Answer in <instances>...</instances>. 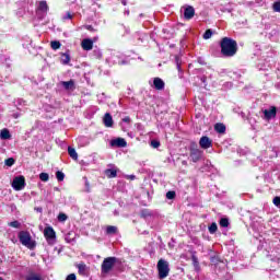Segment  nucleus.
<instances>
[{
  "instance_id": "nucleus-1",
  "label": "nucleus",
  "mask_w": 280,
  "mask_h": 280,
  "mask_svg": "<svg viewBox=\"0 0 280 280\" xmlns=\"http://www.w3.org/2000/svg\"><path fill=\"white\" fill-rule=\"evenodd\" d=\"M221 54L225 58H233L237 54V42L230 37H223L220 43Z\"/></svg>"
},
{
  "instance_id": "nucleus-2",
  "label": "nucleus",
  "mask_w": 280,
  "mask_h": 280,
  "mask_svg": "<svg viewBox=\"0 0 280 280\" xmlns=\"http://www.w3.org/2000/svg\"><path fill=\"white\" fill-rule=\"evenodd\" d=\"M158 275L159 279H167L170 277V262L163 258L158 261Z\"/></svg>"
},
{
  "instance_id": "nucleus-3",
  "label": "nucleus",
  "mask_w": 280,
  "mask_h": 280,
  "mask_svg": "<svg viewBox=\"0 0 280 280\" xmlns=\"http://www.w3.org/2000/svg\"><path fill=\"white\" fill-rule=\"evenodd\" d=\"M18 237L23 246H26V248H34L35 244L34 241H32V234L27 231H21L18 234Z\"/></svg>"
},
{
  "instance_id": "nucleus-4",
  "label": "nucleus",
  "mask_w": 280,
  "mask_h": 280,
  "mask_svg": "<svg viewBox=\"0 0 280 280\" xmlns=\"http://www.w3.org/2000/svg\"><path fill=\"white\" fill-rule=\"evenodd\" d=\"M115 264H117V258L115 257L105 258L101 267L103 275H108V272L112 271L113 268L115 267Z\"/></svg>"
},
{
  "instance_id": "nucleus-5",
  "label": "nucleus",
  "mask_w": 280,
  "mask_h": 280,
  "mask_svg": "<svg viewBox=\"0 0 280 280\" xmlns=\"http://www.w3.org/2000/svg\"><path fill=\"white\" fill-rule=\"evenodd\" d=\"M44 236L50 246H54V244H56V231L54 230V228H45Z\"/></svg>"
},
{
  "instance_id": "nucleus-6",
  "label": "nucleus",
  "mask_w": 280,
  "mask_h": 280,
  "mask_svg": "<svg viewBox=\"0 0 280 280\" xmlns=\"http://www.w3.org/2000/svg\"><path fill=\"white\" fill-rule=\"evenodd\" d=\"M12 187L15 191H21L25 189V177L23 175L13 178Z\"/></svg>"
},
{
  "instance_id": "nucleus-7",
  "label": "nucleus",
  "mask_w": 280,
  "mask_h": 280,
  "mask_svg": "<svg viewBox=\"0 0 280 280\" xmlns=\"http://www.w3.org/2000/svg\"><path fill=\"white\" fill-rule=\"evenodd\" d=\"M47 12H49V5L47 4V1H40L37 7V18L42 21V19L47 16Z\"/></svg>"
},
{
  "instance_id": "nucleus-8",
  "label": "nucleus",
  "mask_w": 280,
  "mask_h": 280,
  "mask_svg": "<svg viewBox=\"0 0 280 280\" xmlns=\"http://www.w3.org/2000/svg\"><path fill=\"white\" fill-rule=\"evenodd\" d=\"M199 145L200 148H202V150H209V148L213 145V142L211 141V139H209V137L203 136L199 140Z\"/></svg>"
},
{
  "instance_id": "nucleus-9",
  "label": "nucleus",
  "mask_w": 280,
  "mask_h": 280,
  "mask_svg": "<svg viewBox=\"0 0 280 280\" xmlns=\"http://www.w3.org/2000/svg\"><path fill=\"white\" fill-rule=\"evenodd\" d=\"M190 159L194 163H198L202 159V151L200 149H191Z\"/></svg>"
},
{
  "instance_id": "nucleus-10",
  "label": "nucleus",
  "mask_w": 280,
  "mask_h": 280,
  "mask_svg": "<svg viewBox=\"0 0 280 280\" xmlns=\"http://www.w3.org/2000/svg\"><path fill=\"white\" fill-rule=\"evenodd\" d=\"M112 148H126L128 145V142H126V139L124 138H116L110 141Z\"/></svg>"
},
{
  "instance_id": "nucleus-11",
  "label": "nucleus",
  "mask_w": 280,
  "mask_h": 280,
  "mask_svg": "<svg viewBox=\"0 0 280 280\" xmlns=\"http://www.w3.org/2000/svg\"><path fill=\"white\" fill-rule=\"evenodd\" d=\"M265 119H275L277 117V107L272 106L269 109L264 110Z\"/></svg>"
},
{
  "instance_id": "nucleus-12",
  "label": "nucleus",
  "mask_w": 280,
  "mask_h": 280,
  "mask_svg": "<svg viewBox=\"0 0 280 280\" xmlns=\"http://www.w3.org/2000/svg\"><path fill=\"white\" fill-rule=\"evenodd\" d=\"M81 47L82 49H84V51H91V49H93V39H90V38L83 39L81 43Z\"/></svg>"
},
{
  "instance_id": "nucleus-13",
  "label": "nucleus",
  "mask_w": 280,
  "mask_h": 280,
  "mask_svg": "<svg viewBox=\"0 0 280 280\" xmlns=\"http://www.w3.org/2000/svg\"><path fill=\"white\" fill-rule=\"evenodd\" d=\"M153 86L156 91H163L165 89V82H163V79L161 78H154Z\"/></svg>"
},
{
  "instance_id": "nucleus-14",
  "label": "nucleus",
  "mask_w": 280,
  "mask_h": 280,
  "mask_svg": "<svg viewBox=\"0 0 280 280\" xmlns=\"http://www.w3.org/2000/svg\"><path fill=\"white\" fill-rule=\"evenodd\" d=\"M103 124L106 128H113V116H110L109 113H106L104 118H103Z\"/></svg>"
},
{
  "instance_id": "nucleus-15",
  "label": "nucleus",
  "mask_w": 280,
  "mask_h": 280,
  "mask_svg": "<svg viewBox=\"0 0 280 280\" xmlns=\"http://www.w3.org/2000/svg\"><path fill=\"white\" fill-rule=\"evenodd\" d=\"M194 14H196V10H194L192 7H187L184 10V19H187L189 21V19H194Z\"/></svg>"
},
{
  "instance_id": "nucleus-16",
  "label": "nucleus",
  "mask_w": 280,
  "mask_h": 280,
  "mask_svg": "<svg viewBox=\"0 0 280 280\" xmlns=\"http://www.w3.org/2000/svg\"><path fill=\"white\" fill-rule=\"evenodd\" d=\"M117 167L112 166L110 168L105 170V175L107 178H117Z\"/></svg>"
},
{
  "instance_id": "nucleus-17",
  "label": "nucleus",
  "mask_w": 280,
  "mask_h": 280,
  "mask_svg": "<svg viewBox=\"0 0 280 280\" xmlns=\"http://www.w3.org/2000/svg\"><path fill=\"white\" fill-rule=\"evenodd\" d=\"M65 240L68 244H73V242H75V233L74 232H68L65 236Z\"/></svg>"
},
{
  "instance_id": "nucleus-18",
  "label": "nucleus",
  "mask_w": 280,
  "mask_h": 280,
  "mask_svg": "<svg viewBox=\"0 0 280 280\" xmlns=\"http://www.w3.org/2000/svg\"><path fill=\"white\" fill-rule=\"evenodd\" d=\"M191 261L195 270L198 272L200 270V262L198 261V257L196 255H192Z\"/></svg>"
},
{
  "instance_id": "nucleus-19",
  "label": "nucleus",
  "mask_w": 280,
  "mask_h": 280,
  "mask_svg": "<svg viewBox=\"0 0 280 280\" xmlns=\"http://www.w3.org/2000/svg\"><path fill=\"white\" fill-rule=\"evenodd\" d=\"M12 136L10 135V130L8 129H2L0 132V139L2 140H8L10 139Z\"/></svg>"
},
{
  "instance_id": "nucleus-20",
  "label": "nucleus",
  "mask_w": 280,
  "mask_h": 280,
  "mask_svg": "<svg viewBox=\"0 0 280 280\" xmlns=\"http://www.w3.org/2000/svg\"><path fill=\"white\" fill-rule=\"evenodd\" d=\"M214 130L217 132H219L220 135H222V133L226 132V127L224 126V124H217L214 126Z\"/></svg>"
},
{
  "instance_id": "nucleus-21",
  "label": "nucleus",
  "mask_w": 280,
  "mask_h": 280,
  "mask_svg": "<svg viewBox=\"0 0 280 280\" xmlns=\"http://www.w3.org/2000/svg\"><path fill=\"white\" fill-rule=\"evenodd\" d=\"M61 84L67 91H73V81H63Z\"/></svg>"
},
{
  "instance_id": "nucleus-22",
  "label": "nucleus",
  "mask_w": 280,
  "mask_h": 280,
  "mask_svg": "<svg viewBox=\"0 0 280 280\" xmlns=\"http://www.w3.org/2000/svg\"><path fill=\"white\" fill-rule=\"evenodd\" d=\"M68 154L73 159L74 161H78V152L75 151L74 148L69 147L68 148Z\"/></svg>"
},
{
  "instance_id": "nucleus-23",
  "label": "nucleus",
  "mask_w": 280,
  "mask_h": 280,
  "mask_svg": "<svg viewBox=\"0 0 280 280\" xmlns=\"http://www.w3.org/2000/svg\"><path fill=\"white\" fill-rule=\"evenodd\" d=\"M77 268L79 270V275H85L86 273V265L84 262H81L77 265Z\"/></svg>"
},
{
  "instance_id": "nucleus-24",
  "label": "nucleus",
  "mask_w": 280,
  "mask_h": 280,
  "mask_svg": "<svg viewBox=\"0 0 280 280\" xmlns=\"http://www.w3.org/2000/svg\"><path fill=\"white\" fill-rule=\"evenodd\" d=\"M115 233H117V226L108 225L107 229H106V234L107 235H114Z\"/></svg>"
},
{
  "instance_id": "nucleus-25",
  "label": "nucleus",
  "mask_w": 280,
  "mask_h": 280,
  "mask_svg": "<svg viewBox=\"0 0 280 280\" xmlns=\"http://www.w3.org/2000/svg\"><path fill=\"white\" fill-rule=\"evenodd\" d=\"M61 62H62V65H69V62H71V57H69V55H67V54H63L61 56Z\"/></svg>"
},
{
  "instance_id": "nucleus-26",
  "label": "nucleus",
  "mask_w": 280,
  "mask_h": 280,
  "mask_svg": "<svg viewBox=\"0 0 280 280\" xmlns=\"http://www.w3.org/2000/svg\"><path fill=\"white\" fill-rule=\"evenodd\" d=\"M50 47H51V49H54V50L60 49L61 44H60V42H58V40H54V42L50 43Z\"/></svg>"
},
{
  "instance_id": "nucleus-27",
  "label": "nucleus",
  "mask_w": 280,
  "mask_h": 280,
  "mask_svg": "<svg viewBox=\"0 0 280 280\" xmlns=\"http://www.w3.org/2000/svg\"><path fill=\"white\" fill-rule=\"evenodd\" d=\"M56 178H57V180H59V183H62V180H65V173L58 171L56 173Z\"/></svg>"
},
{
  "instance_id": "nucleus-28",
  "label": "nucleus",
  "mask_w": 280,
  "mask_h": 280,
  "mask_svg": "<svg viewBox=\"0 0 280 280\" xmlns=\"http://www.w3.org/2000/svg\"><path fill=\"white\" fill-rule=\"evenodd\" d=\"M39 179H40L43 183H47V180H49V174H47V173H42V174H39Z\"/></svg>"
},
{
  "instance_id": "nucleus-29",
  "label": "nucleus",
  "mask_w": 280,
  "mask_h": 280,
  "mask_svg": "<svg viewBox=\"0 0 280 280\" xmlns=\"http://www.w3.org/2000/svg\"><path fill=\"white\" fill-rule=\"evenodd\" d=\"M57 220H58L59 222H67L68 217H67L65 213L60 212V213L58 214V217H57Z\"/></svg>"
},
{
  "instance_id": "nucleus-30",
  "label": "nucleus",
  "mask_w": 280,
  "mask_h": 280,
  "mask_svg": "<svg viewBox=\"0 0 280 280\" xmlns=\"http://www.w3.org/2000/svg\"><path fill=\"white\" fill-rule=\"evenodd\" d=\"M25 47V49H28L30 54L34 52V47L32 45V42H28L26 44L23 45Z\"/></svg>"
},
{
  "instance_id": "nucleus-31",
  "label": "nucleus",
  "mask_w": 280,
  "mask_h": 280,
  "mask_svg": "<svg viewBox=\"0 0 280 280\" xmlns=\"http://www.w3.org/2000/svg\"><path fill=\"white\" fill-rule=\"evenodd\" d=\"M211 36H213V32H211V30H207L203 34L205 40H209V38H211Z\"/></svg>"
},
{
  "instance_id": "nucleus-32",
  "label": "nucleus",
  "mask_w": 280,
  "mask_h": 280,
  "mask_svg": "<svg viewBox=\"0 0 280 280\" xmlns=\"http://www.w3.org/2000/svg\"><path fill=\"white\" fill-rule=\"evenodd\" d=\"M150 215H152V211L144 209L141 211V217L142 218H150Z\"/></svg>"
},
{
  "instance_id": "nucleus-33",
  "label": "nucleus",
  "mask_w": 280,
  "mask_h": 280,
  "mask_svg": "<svg viewBox=\"0 0 280 280\" xmlns=\"http://www.w3.org/2000/svg\"><path fill=\"white\" fill-rule=\"evenodd\" d=\"M220 226H222L223 229H226V226H229V219L226 218L221 219Z\"/></svg>"
},
{
  "instance_id": "nucleus-34",
  "label": "nucleus",
  "mask_w": 280,
  "mask_h": 280,
  "mask_svg": "<svg viewBox=\"0 0 280 280\" xmlns=\"http://www.w3.org/2000/svg\"><path fill=\"white\" fill-rule=\"evenodd\" d=\"M166 198L167 200H174L176 198V192L175 191L166 192Z\"/></svg>"
},
{
  "instance_id": "nucleus-35",
  "label": "nucleus",
  "mask_w": 280,
  "mask_h": 280,
  "mask_svg": "<svg viewBox=\"0 0 280 280\" xmlns=\"http://www.w3.org/2000/svg\"><path fill=\"white\" fill-rule=\"evenodd\" d=\"M218 231V224L217 223H212L210 226H209V233L213 234Z\"/></svg>"
},
{
  "instance_id": "nucleus-36",
  "label": "nucleus",
  "mask_w": 280,
  "mask_h": 280,
  "mask_svg": "<svg viewBox=\"0 0 280 280\" xmlns=\"http://www.w3.org/2000/svg\"><path fill=\"white\" fill-rule=\"evenodd\" d=\"M4 163H5V165L8 167H12V165H14V159L13 158H9V159L5 160Z\"/></svg>"
},
{
  "instance_id": "nucleus-37",
  "label": "nucleus",
  "mask_w": 280,
  "mask_h": 280,
  "mask_svg": "<svg viewBox=\"0 0 280 280\" xmlns=\"http://www.w3.org/2000/svg\"><path fill=\"white\" fill-rule=\"evenodd\" d=\"M9 226H12L13 229H19L21 226V223L19 221H12L9 223Z\"/></svg>"
},
{
  "instance_id": "nucleus-38",
  "label": "nucleus",
  "mask_w": 280,
  "mask_h": 280,
  "mask_svg": "<svg viewBox=\"0 0 280 280\" xmlns=\"http://www.w3.org/2000/svg\"><path fill=\"white\" fill-rule=\"evenodd\" d=\"M73 19V14H71L70 12H67L66 15H63V21H69Z\"/></svg>"
},
{
  "instance_id": "nucleus-39",
  "label": "nucleus",
  "mask_w": 280,
  "mask_h": 280,
  "mask_svg": "<svg viewBox=\"0 0 280 280\" xmlns=\"http://www.w3.org/2000/svg\"><path fill=\"white\" fill-rule=\"evenodd\" d=\"M273 11L275 12H280V2H275L273 3Z\"/></svg>"
},
{
  "instance_id": "nucleus-40",
  "label": "nucleus",
  "mask_w": 280,
  "mask_h": 280,
  "mask_svg": "<svg viewBox=\"0 0 280 280\" xmlns=\"http://www.w3.org/2000/svg\"><path fill=\"white\" fill-rule=\"evenodd\" d=\"M151 145L153 148H160L161 147V142H159L158 140H153V141H151Z\"/></svg>"
},
{
  "instance_id": "nucleus-41",
  "label": "nucleus",
  "mask_w": 280,
  "mask_h": 280,
  "mask_svg": "<svg viewBox=\"0 0 280 280\" xmlns=\"http://www.w3.org/2000/svg\"><path fill=\"white\" fill-rule=\"evenodd\" d=\"M66 280H78V278L75 277V273H70L67 276Z\"/></svg>"
},
{
  "instance_id": "nucleus-42",
  "label": "nucleus",
  "mask_w": 280,
  "mask_h": 280,
  "mask_svg": "<svg viewBox=\"0 0 280 280\" xmlns=\"http://www.w3.org/2000/svg\"><path fill=\"white\" fill-rule=\"evenodd\" d=\"M273 205H275L276 207H280V197H275V198H273Z\"/></svg>"
},
{
  "instance_id": "nucleus-43",
  "label": "nucleus",
  "mask_w": 280,
  "mask_h": 280,
  "mask_svg": "<svg viewBox=\"0 0 280 280\" xmlns=\"http://www.w3.org/2000/svg\"><path fill=\"white\" fill-rule=\"evenodd\" d=\"M26 280H36V276H31V277L26 278Z\"/></svg>"
},
{
  "instance_id": "nucleus-44",
  "label": "nucleus",
  "mask_w": 280,
  "mask_h": 280,
  "mask_svg": "<svg viewBox=\"0 0 280 280\" xmlns=\"http://www.w3.org/2000/svg\"><path fill=\"white\" fill-rule=\"evenodd\" d=\"M122 121H125V122H129L130 121V117H125L124 119H122Z\"/></svg>"
},
{
  "instance_id": "nucleus-45",
  "label": "nucleus",
  "mask_w": 280,
  "mask_h": 280,
  "mask_svg": "<svg viewBox=\"0 0 280 280\" xmlns=\"http://www.w3.org/2000/svg\"><path fill=\"white\" fill-rule=\"evenodd\" d=\"M128 178H130V180H135V175H129Z\"/></svg>"
},
{
  "instance_id": "nucleus-46",
  "label": "nucleus",
  "mask_w": 280,
  "mask_h": 280,
  "mask_svg": "<svg viewBox=\"0 0 280 280\" xmlns=\"http://www.w3.org/2000/svg\"><path fill=\"white\" fill-rule=\"evenodd\" d=\"M18 103H19V105L21 106V104L23 103V100H18Z\"/></svg>"
},
{
  "instance_id": "nucleus-47",
  "label": "nucleus",
  "mask_w": 280,
  "mask_h": 280,
  "mask_svg": "<svg viewBox=\"0 0 280 280\" xmlns=\"http://www.w3.org/2000/svg\"><path fill=\"white\" fill-rule=\"evenodd\" d=\"M122 5H127L126 0H121Z\"/></svg>"
},
{
  "instance_id": "nucleus-48",
  "label": "nucleus",
  "mask_w": 280,
  "mask_h": 280,
  "mask_svg": "<svg viewBox=\"0 0 280 280\" xmlns=\"http://www.w3.org/2000/svg\"><path fill=\"white\" fill-rule=\"evenodd\" d=\"M36 280H43L40 276H36Z\"/></svg>"
},
{
  "instance_id": "nucleus-49",
  "label": "nucleus",
  "mask_w": 280,
  "mask_h": 280,
  "mask_svg": "<svg viewBox=\"0 0 280 280\" xmlns=\"http://www.w3.org/2000/svg\"><path fill=\"white\" fill-rule=\"evenodd\" d=\"M177 69H178V71H180V65L179 63H177Z\"/></svg>"
},
{
  "instance_id": "nucleus-50",
  "label": "nucleus",
  "mask_w": 280,
  "mask_h": 280,
  "mask_svg": "<svg viewBox=\"0 0 280 280\" xmlns=\"http://www.w3.org/2000/svg\"><path fill=\"white\" fill-rule=\"evenodd\" d=\"M125 14H127V15H128V14H130V11H128V10H127V11H125Z\"/></svg>"
},
{
  "instance_id": "nucleus-51",
  "label": "nucleus",
  "mask_w": 280,
  "mask_h": 280,
  "mask_svg": "<svg viewBox=\"0 0 280 280\" xmlns=\"http://www.w3.org/2000/svg\"><path fill=\"white\" fill-rule=\"evenodd\" d=\"M14 118L18 119V118H19V115H14Z\"/></svg>"
},
{
  "instance_id": "nucleus-52",
  "label": "nucleus",
  "mask_w": 280,
  "mask_h": 280,
  "mask_svg": "<svg viewBox=\"0 0 280 280\" xmlns=\"http://www.w3.org/2000/svg\"><path fill=\"white\" fill-rule=\"evenodd\" d=\"M37 211H43V209H40V208H37Z\"/></svg>"
},
{
  "instance_id": "nucleus-53",
  "label": "nucleus",
  "mask_w": 280,
  "mask_h": 280,
  "mask_svg": "<svg viewBox=\"0 0 280 280\" xmlns=\"http://www.w3.org/2000/svg\"><path fill=\"white\" fill-rule=\"evenodd\" d=\"M0 280H3V278H0Z\"/></svg>"
}]
</instances>
